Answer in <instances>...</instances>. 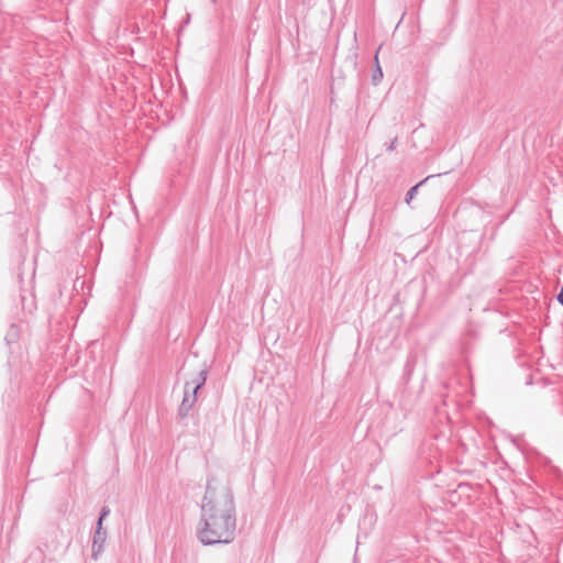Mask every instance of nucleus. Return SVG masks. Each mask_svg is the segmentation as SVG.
<instances>
[{
  "instance_id": "nucleus-11",
  "label": "nucleus",
  "mask_w": 563,
  "mask_h": 563,
  "mask_svg": "<svg viewBox=\"0 0 563 563\" xmlns=\"http://www.w3.org/2000/svg\"><path fill=\"white\" fill-rule=\"evenodd\" d=\"M556 300L563 307V286L561 287L559 294L556 295Z\"/></svg>"
},
{
  "instance_id": "nucleus-8",
  "label": "nucleus",
  "mask_w": 563,
  "mask_h": 563,
  "mask_svg": "<svg viewBox=\"0 0 563 563\" xmlns=\"http://www.w3.org/2000/svg\"><path fill=\"white\" fill-rule=\"evenodd\" d=\"M383 79V70L379 66L377 54H375V68L373 69L372 74V84L374 86H377Z\"/></svg>"
},
{
  "instance_id": "nucleus-1",
  "label": "nucleus",
  "mask_w": 563,
  "mask_h": 563,
  "mask_svg": "<svg viewBox=\"0 0 563 563\" xmlns=\"http://www.w3.org/2000/svg\"><path fill=\"white\" fill-rule=\"evenodd\" d=\"M197 538L203 545L229 544L235 538L236 507L232 487L208 476L200 505Z\"/></svg>"
},
{
  "instance_id": "nucleus-5",
  "label": "nucleus",
  "mask_w": 563,
  "mask_h": 563,
  "mask_svg": "<svg viewBox=\"0 0 563 563\" xmlns=\"http://www.w3.org/2000/svg\"><path fill=\"white\" fill-rule=\"evenodd\" d=\"M416 364H417V354L415 352H410L407 356L406 363L404 365V372L401 375V382L404 384L409 383L411 375L413 373V369L416 367Z\"/></svg>"
},
{
  "instance_id": "nucleus-3",
  "label": "nucleus",
  "mask_w": 563,
  "mask_h": 563,
  "mask_svg": "<svg viewBox=\"0 0 563 563\" xmlns=\"http://www.w3.org/2000/svg\"><path fill=\"white\" fill-rule=\"evenodd\" d=\"M197 401V395L192 394L190 389L184 388V397L178 408V416L184 419L188 417L190 410Z\"/></svg>"
},
{
  "instance_id": "nucleus-12",
  "label": "nucleus",
  "mask_w": 563,
  "mask_h": 563,
  "mask_svg": "<svg viewBox=\"0 0 563 563\" xmlns=\"http://www.w3.org/2000/svg\"><path fill=\"white\" fill-rule=\"evenodd\" d=\"M396 143H397V137H395V139L390 142V144L387 146V151H389V152L394 151V150H395V147H396Z\"/></svg>"
},
{
  "instance_id": "nucleus-13",
  "label": "nucleus",
  "mask_w": 563,
  "mask_h": 563,
  "mask_svg": "<svg viewBox=\"0 0 563 563\" xmlns=\"http://www.w3.org/2000/svg\"><path fill=\"white\" fill-rule=\"evenodd\" d=\"M213 3L217 1V0H211Z\"/></svg>"
},
{
  "instance_id": "nucleus-2",
  "label": "nucleus",
  "mask_w": 563,
  "mask_h": 563,
  "mask_svg": "<svg viewBox=\"0 0 563 563\" xmlns=\"http://www.w3.org/2000/svg\"><path fill=\"white\" fill-rule=\"evenodd\" d=\"M107 540V531L103 529V527H100L99 525H96V531L92 537V552L91 558L93 560H98L99 555L103 551V545Z\"/></svg>"
},
{
  "instance_id": "nucleus-9",
  "label": "nucleus",
  "mask_w": 563,
  "mask_h": 563,
  "mask_svg": "<svg viewBox=\"0 0 563 563\" xmlns=\"http://www.w3.org/2000/svg\"><path fill=\"white\" fill-rule=\"evenodd\" d=\"M110 509L107 506H103L100 510L99 518L97 520V525L100 523V527L103 525V520L109 516Z\"/></svg>"
},
{
  "instance_id": "nucleus-10",
  "label": "nucleus",
  "mask_w": 563,
  "mask_h": 563,
  "mask_svg": "<svg viewBox=\"0 0 563 563\" xmlns=\"http://www.w3.org/2000/svg\"><path fill=\"white\" fill-rule=\"evenodd\" d=\"M441 397L443 398L444 406H448L449 402H454V399H451L449 394H445V395L441 394Z\"/></svg>"
},
{
  "instance_id": "nucleus-6",
  "label": "nucleus",
  "mask_w": 563,
  "mask_h": 563,
  "mask_svg": "<svg viewBox=\"0 0 563 563\" xmlns=\"http://www.w3.org/2000/svg\"><path fill=\"white\" fill-rule=\"evenodd\" d=\"M434 177V175H429L427 176L424 179L420 180L419 183H417L415 186H412L411 188H409V190L406 192V196H405V202L410 206L411 201L415 199V197L417 196L418 194V190L421 186H423L430 178Z\"/></svg>"
},
{
  "instance_id": "nucleus-4",
  "label": "nucleus",
  "mask_w": 563,
  "mask_h": 563,
  "mask_svg": "<svg viewBox=\"0 0 563 563\" xmlns=\"http://www.w3.org/2000/svg\"><path fill=\"white\" fill-rule=\"evenodd\" d=\"M207 377L208 368L203 367L196 374V376L191 380L186 382L184 387L185 389H190L192 394L198 395V391L206 384Z\"/></svg>"
},
{
  "instance_id": "nucleus-7",
  "label": "nucleus",
  "mask_w": 563,
  "mask_h": 563,
  "mask_svg": "<svg viewBox=\"0 0 563 563\" xmlns=\"http://www.w3.org/2000/svg\"><path fill=\"white\" fill-rule=\"evenodd\" d=\"M21 303L24 311L32 313L36 309V302L33 294L29 296L21 294Z\"/></svg>"
}]
</instances>
